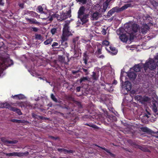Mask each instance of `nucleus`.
<instances>
[{
	"label": "nucleus",
	"instance_id": "obj_40",
	"mask_svg": "<svg viewBox=\"0 0 158 158\" xmlns=\"http://www.w3.org/2000/svg\"><path fill=\"white\" fill-rule=\"evenodd\" d=\"M128 143L132 146L137 145L135 141L131 139H129L127 140Z\"/></svg>",
	"mask_w": 158,
	"mask_h": 158
},
{
	"label": "nucleus",
	"instance_id": "obj_55",
	"mask_svg": "<svg viewBox=\"0 0 158 158\" xmlns=\"http://www.w3.org/2000/svg\"><path fill=\"white\" fill-rule=\"evenodd\" d=\"M28 106L27 103L26 102H24L23 104V106H22V107H23L24 108H26Z\"/></svg>",
	"mask_w": 158,
	"mask_h": 158
},
{
	"label": "nucleus",
	"instance_id": "obj_62",
	"mask_svg": "<svg viewBox=\"0 0 158 158\" xmlns=\"http://www.w3.org/2000/svg\"><path fill=\"white\" fill-rule=\"evenodd\" d=\"M50 138L52 139H54V140H57V139H59V138L57 137H54L53 136H51L50 137Z\"/></svg>",
	"mask_w": 158,
	"mask_h": 158
},
{
	"label": "nucleus",
	"instance_id": "obj_50",
	"mask_svg": "<svg viewBox=\"0 0 158 158\" xmlns=\"http://www.w3.org/2000/svg\"><path fill=\"white\" fill-rule=\"evenodd\" d=\"M81 70H82L83 72H84L85 73V75H88L89 74V72L88 71V69H85L83 68H81Z\"/></svg>",
	"mask_w": 158,
	"mask_h": 158
},
{
	"label": "nucleus",
	"instance_id": "obj_31",
	"mask_svg": "<svg viewBox=\"0 0 158 158\" xmlns=\"http://www.w3.org/2000/svg\"><path fill=\"white\" fill-rule=\"evenodd\" d=\"M101 148L105 151L106 152L109 153L111 156L113 157H114L115 156V155L114 154L111 152L110 151L107 149L103 147H101Z\"/></svg>",
	"mask_w": 158,
	"mask_h": 158
},
{
	"label": "nucleus",
	"instance_id": "obj_13",
	"mask_svg": "<svg viewBox=\"0 0 158 158\" xmlns=\"http://www.w3.org/2000/svg\"><path fill=\"white\" fill-rule=\"evenodd\" d=\"M70 17V12L68 11L66 13H62L60 15V19H58L60 21H62Z\"/></svg>",
	"mask_w": 158,
	"mask_h": 158
},
{
	"label": "nucleus",
	"instance_id": "obj_46",
	"mask_svg": "<svg viewBox=\"0 0 158 158\" xmlns=\"http://www.w3.org/2000/svg\"><path fill=\"white\" fill-rule=\"evenodd\" d=\"M88 78L87 77H83L80 78V83H81L82 82L85 81H87Z\"/></svg>",
	"mask_w": 158,
	"mask_h": 158
},
{
	"label": "nucleus",
	"instance_id": "obj_57",
	"mask_svg": "<svg viewBox=\"0 0 158 158\" xmlns=\"http://www.w3.org/2000/svg\"><path fill=\"white\" fill-rule=\"evenodd\" d=\"M102 34L103 35H105L106 34V30L104 28L103 29L102 31Z\"/></svg>",
	"mask_w": 158,
	"mask_h": 158
},
{
	"label": "nucleus",
	"instance_id": "obj_24",
	"mask_svg": "<svg viewBox=\"0 0 158 158\" xmlns=\"http://www.w3.org/2000/svg\"><path fill=\"white\" fill-rule=\"evenodd\" d=\"M110 2H108L107 0L104 3L103 6V9L102 11L105 12L107 9L109 3Z\"/></svg>",
	"mask_w": 158,
	"mask_h": 158
},
{
	"label": "nucleus",
	"instance_id": "obj_43",
	"mask_svg": "<svg viewBox=\"0 0 158 158\" xmlns=\"http://www.w3.org/2000/svg\"><path fill=\"white\" fill-rule=\"evenodd\" d=\"M59 16V15H58L56 14H53L52 16H51V17L49 18V22H51L53 20V18L55 17H56L57 18H58V16Z\"/></svg>",
	"mask_w": 158,
	"mask_h": 158
},
{
	"label": "nucleus",
	"instance_id": "obj_7",
	"mask_svg": "<svg viewBox=\"0 0 158 158\" xmlns=\"http://www.w3.org/2000/svg\"><path fill=\"white\" fill-rule=\"evenodd\" d=\"M129 35H127L126 34H123L120 36L119 38L121 40L124 42H127L128 43L130 42L133 39V36L130 37L128 38Z\"/></svg>",
	"mask_w": 158,
	"mask_h": 158
},
{
	"label": "nucleus",
	"instance_id": "obj_20",
	"mask_svg": "<svg viewBox=\"0 0 158 158\" xmlns=\"http://www.w3.org/2000/svg\"><path fill=\"white\" fill-rule=\"evenodd\" d=\"M127 75L130 79L132 80H135L136 77V74L133 72L128 73Z\"/></svg>",
	"mask_w": 158,
	"mask_h": 158
},
{
	"label": "nucleus",
	"instance_id": "obj_10",
	"mask_svg": "<svg viewBox=\"0 0 158 158\" xmlns=\"http://www.w3.org/2000/svg\"><path fill=\"white\" fill-rule=\"evenodd\" d=\"M89 15L88 14H85L82 16H79L78 17L81 20L80 23L83 24L86 23L89 21Z\"/></svg>",
	"mask_w": 158,
	"mask_h": 158
},
{
	"label": "nucleus",
	"instance_id": "obj_21",
	"mask_svg": "<svg viewBox=\"0 0 158 158\" xmlns=\"http://www.w3.org/2000/svg\"><path fill=\"white\" fill-rule=\"evenodd\" d=\"M58 60L60 64H68L67 62H66L65 61V57L62 56H59L58 58Z\"/></svg>",
	"mask_w": 158,
	"mask_h": 158
},
{
	"label": "nucleus",
	"instance_id": "obj_60",
	"mask_svg": "<svg viewBox=\"0 0 158 158\" xmlns=\"http://www.w3.org/2000/svg\"><path fill=\"white\" fill-rule=\"evenodd\" d=\"M64 148H58L57 149V151L60 152H63V150Z\"/></svg>",
	"mask_w": 158,
	"mask_h": 158
},
{
	"label": "nucleus",
	"instance_id": "obj_64",
	"mask_svg": "<svg viewBox=\"0 0 158 158\" xmlns=\"http://www.w3.org/2000/svg\"><path fill=\"white\" fill-rule=\"evenodd\" d=\"M32 29L33 31L35 32H37L38 30V28L36 27H33L32 28Z\"/></svg>",
	"mask_w": 158,
	"mask_h": 158
},
{
	"label": "nucleus",
	"instance_id": "obj_53",
	"mask_svg": "<svg viewBox=\"0 0 158 158\" xmlns=\"http://www.w3.org/2000/svg\"><path fill=\"white\" fill-rule=\"evenodd\" d=\"M57 31L56 29L55 28H53L51 29V32L52 35H54Z\"/></svg>",
	"mask_w": 158,
	"mask_h": 158
},
{
	"label": "nucleus",
	"instance_id": "obj_1",
	"mask_svg": "<svg viewBox=\"0 0 158 158\" xmlns=\"http://www.w3.org/2000/svg\"><path fill=\"white\" fill-rule=\"evenodd\" d=\"M63 29L62 35L61 37L62 39L61 45L60 48L64 49L67 47V44L65 41L67 40L68 37L72 35L70 31L69 24L70 21L66 20L65 21Z\"/></svg>",
	"mask_w": 158,
	"mask_h": 158
},
{
	"label": "nucleus",
	"instance_id": "obj_5",
	"mask_svg": "<svg viewBox=\"0 0 158 158\" xmlns=\"http://www.w3.org/2000/svg\"><path fill=\"white\" fill-rule=\"evenodd\" d=\"M132 30L131 32H129V34H132L133 36L139 33V25L136 24H134L131 26Z\"/></svg>",
	"mask_w": 158,
	"mask_h": 158
},
{
	"label": "nucleus",
	"instance_id": "obj_41",
	"mask_svg": "<svg viewBox=\"0 0 158 158\" xmlns=\"http://www.w3.org/2000/svg\"><path fill=\"white\" fill-rule=\"evenodd\" d=\"M53 41L52 38H50L46 40L44 42V44L45 45H48L51 44Z\"/></svg>",
	"mask_w": 158,
	"mask_h": 158
},
{
	"label": "nucleus",
	"instance_id": "obj_28",
	"mask_svg": "<svg viewBox=\"0 0 158 158\" xmlns=\"http://www.w3.org/2000/svg\"><path fill=\"white\" fill-rule=\"evenodd\" d=\"M12 156H17L19 157H21L24 155L23 153L13 152L11 153Z\"/></svg>",
	"mask_w": 158,
	"mask_h": 158
},
{
	"label": "nucleus",
	"instance_id": "obj_26",
	"mask_svg": "<svg viewBox=\"0 0 158 158\" xmlns=\"http://www.w3.org/2000/svg\"><path fill=\"white\" fill-rule=\"evenodd\" d=\"M101 50H97L95 52V55L97 56L99 58H103L104 57V56L103 55H100L101 54L102 52Z\"/></svg>",
	"mask_w": 158,
	"mask_h": 158
},
{
	"label": "nucleus",
	"instance_id": "obj_3",
	"mask_svg": "<svg viewBox=\"0 0 158 158\" xmlns=\"http://www.w3.org/2000/svg\"><path fill=\"white\" fill-rule=\"evenodd\" d=\"M0 107L2 108H7L11 111L16 112L19 115L22 114L21 110L19 109L12 106L7 102L2 103Z\"/></svg>",
	"mask_w": 158,
	"mask_h": 158
},
{
	"label": "nucleus",
	"instance_id": "obj_29",
	"mask_svg": "<svg viewBox=\"0 0 158 158\" xmlns=\"http://www.w3.org/2000/svg\"><path fill=\"white\" fill-rule=\"evenodd\" d=\"M90 118L91 120L93 121H94V119L98 120L99 118V115L97 114H95L93 115H90Z\"/></svg>",
	"mask_w": 158,
	"mask_h": 158
},
{
	"label": "nucleus",
	"instance_id": "obj_38",
	"mask_svg": "<svg viewBox=\"0 0 158 158\" xmlns=\"http://www.w3.org/2000/svg\"><path fill=\"white\" fill-rule=\"evenodd\" d=\"M139 148L141 149V150L145 152H150V151L149 149H148V148L144 147L143 146H139Z\"/></svg>",
	"mask_w": 158,
	"mask_h": 158
},
{
	"label": "nucleus",
	"instance_id": "obj_15",
	"mask_svg": "<svg viewBox=\"0 0 158 158\" xmlns=\"http://www.w3.org/2000/svg\"><path fill=\"white\" fill-rule=\"evenodd\" d=\"M152 109L154 113H156L157 111V108H158V101L155 100L153 101L152 103Z\"/></svg>",
	"mask_w": 158,
	"mask_h": 158
},
{
	"label": "nucleus",
	"instance_id": "obj_8",
	"mask_svg": "<svg viewBox=\"0 0 158 158\" xmlns=\"http://www.w3.org/2000/svg\"><path fill=\"white\" fill-rule=\"evenodd\" d=\"M150 29V27L147 24H143L140 27H139V33L145 34Z\"/></svg>",
	"mask_w": 158,
	"mask_h": 158
},
{
	"label": "nucleus",
	"instance_id": "obj_58",
	"mask_svg": "<svg viewBox=\"0 0 158 158\" xmlns=\"http://www.w3.org/2000/svg\"><path fill=\"white\" fill-rule=\"evenodd\" d=\"M110 118H112V121H117V118L115 116H113L112 117H110Z\"/></svg>",
	"mask_w": 158,
	"mask_h": 158
},
{
	"label": "nucleus",
	"instance_id": "obj_27",
	"mask_svg": "<svg viewBox=\"0 0 158 158\" xmlns=\"http://www.w3.org/2000/svg\"><path fill=\"white\" fill-rule=\"evenodd\" d=\"M98 75L95 72H92V75H91V77L94 80H97L98 78Z\"/></svg>",
	"mask_w": 158,
	"mask_h": 158
},
{
	"label": "nucleus",
	"instance_id": "obj_16",
	"mask_svg": "<svg viewBox=\"0 0 158 158\" xmlns=\"http://www.w3.org/2000/svg\"><path fill=\"white\" fill-rule=\"evenodd\" d=\"M78 40V37H77L75 39H73V43L71 46V48L73 49H79V45L77 44H76V42Z\"/></svg>",
	"mask_w": 158,
	"mask_h": 158
},
{
	"label": "nucleus",
	"instance_id": "obj_54",
	"mask_svg": "<svg viewBox=\"0 0 158 158\" xmlns=\"http://www.w3.org/2000/svg\"><path fill=\"white\" fill-rule=\"evenodd\" d=\"M24 103V102H17V105L19 107H21L22 108V106H23V104Z\"/></svg>",
	"mask_w": 158,
	"mask_h": 158
},
{
	"label": "nucleus",
	"instance_id": "obj_2",
	"mask_svg": "<svg viewBox=\"0 0 158 158\" xmlns=\"http://www.w3.org/2000/svg\"><path fill=\"white\" fill-rule=\"evenodd\" d=\"M143 66L146 72L148 68L151 70L154 71L156 67V62L153 59L149 58L148 61H146L143 64Z\"/></svg>",
	"mask_w": 158,
	"mask_h": 158
},
{
	"label": "nucleus",
	"instance_id": "obj_4",
	"mask_svg": "<svg viewBox=\"0 0 158 158\" xmlns=\"http://www.w3.org/2000/svg\"><path fill=\"white\" fill-rule=\"evenodd\" d=\"M3 50H0V66H2L4 64H6L7 62H10V64H9V66L13 64V62L12 60L8 58H6L3 56V55L1 54Z\"/></svg>",
	"mask_w": 158,
	"mask_h": 158
},
{
	"label": "nucleus",
	"instance_id": "obj_48",
	"mask_svg": "<svg viewBox=\"0 0 158 158\" xmlns=\"http://www.w3.org/2000/svg\"><path fill=\"white\" fill-rule=\"evenodd\" d=\"M51 99L55 102H57V99L56 98L54 95L53 94H51Z\"/></svg>",
	"mask_w": 158,
	"mask_h": 158
},
{
	"label": "nucleus",
	"instance_id": "obj_52",
	"mask_svg": "<svg viewBox=\"0 0 158 158\" xmlns=\"http://www.w3.org/2000/svg\"><path fill=\"white\" fill-rule=\"evenodd\" d=\"M77 2H80L82 4H85L87 0H76Z\"/></svg>",
	"mask_w": 158,
	"mask_h": 158
},
{
	"label": "nucleus",
	"instance_id": "obj_35",
	"mask_svg": "<svg viewBox=\"0 0 158 158\" xmlns=\"http://www.w3.org/2000/svg\"><path fill=\"white\" fill-rule=\"evenodd\" d=\"M52 48H56L58 47H60V45H59V44L58 42H54L52 45Z\"/></svg>",
	"mask_w": 158,
	"mask_h": 158
},
{
	"label": "nucleus",
	"instance_id": "obj_6",
	"mask_svg": "<svg viewBox=\"0 0 158 158\" xmlns=\"http://www.w3.org/2000/svg\"><path fill=\"white\" fill-rule=\"evenodd\" d=\"M132 6L131 3H128L124 5L121 8H119L118 7H116L113 8L112 9L114 12H118L123 10H124L127 8L128 7H131Z\"/></svg>",
	"mask_w": 158,
	"mask_h": 158
},
{
	"label": "nucleus",
	"instance_id": "obj_61",
	"mask_svg": "<svg viewBox=\"0 0 158 158\" xmlns=\"http://www.w3.org/2000/svg\"><path fill=\"white\" fill-rule=\"evenodd\" d=\"M81 87L80 86H78L76 88V90L77 92H79L80 91Z\"/></svg>",
	"mask_w": 158,
	"mask_h": 158
},
{
	"label": "nucleus",
	"instance_id": "obj_34",
	"mask_svg": "<svg viewBox=\"0 0 158 158\" xmlns=\"http://www.w3.org/2000/svg\"><path fill=\"white\" fill-rule=\"evenodd\" d=\"M143 18L144 20H146L147 22H149L151 21V18L149 15H144L143 17Z\"/></svg>",
	"mask_w": 158,
	"mask_h": 158
},
{
	"label": "nucleus",
	"instance_id": "obj_23",
	"mask_svg": "<svg viewBox=\"0 0 158 158\" xmlns=\"http://www.w3.org/2000/svg\"><path fill=\"white\" fill-rule=\"evenodd\" d=\"M26 19L31 24L34 23L38 25H40V22H37L35 19H30L28 18H26Z\"/></svg>",
	"mask_w": 158,
	"mask_h": 158
},
{
	"label": "nucleus",
	"instance_id": "obj_22",
	"mask_svg": "<svg viewBox=\"0 0 158 158\" xmlns=\"http://www.w3.org/2000/svg\"><path fill=\"white\" fill-rule=\"evenodd\" d=\"M85 9L84 6H81L80 7L78 11V17L84 15V13Z\"/></svg>",
	"mask_w": 158,
	"mask_h": 158
},
{
	"label": "nucleus",
	"instance_id": "obj_42",
	"mask_svg": "<svg viewBox=\"0 0 158 158\" xmlns=\"http://www.w3.org/2000/svg\"><path fill=\"white\" fill-rule=\"evenodd\" d=\"M63 152L64 153L66 154L67 153H73L74 152V151L72 150H67L64 149Z\"/></svg>",
	"mask_w": 158,
	"mask_h": 158
},
{
	"label": "nucleus",
	"instance_id": "obj_36",
	"mask_svg": "<svg viewBox=\"0 0 158 158\" xmlns=\"http://www.w3.org/2000/svg\"><path fill=\"white\" fill-rule=\"evenodd\" d=\"M84 125H86V126H89L90 127H91L92 128H95V129H97L98 128V127L96 125L94 124L91 123H84Z\"/></svg>",
	"mask_w": 158,
	"mask_h": 158
},
{
	"label": "nucleus",
	"instance_id": "obj_59",
	"mask_svg": "<svg viewBox=\"0 0 158 158\" xmlns=\"http://www.w3.org/2000/svg\"><path fill=\"white\" fill-rule=\"evenodd\" d=\"M77 105L78 106L79 108L81 109L82 108V106L80 102H77Z\"/></svg>",
	"mask_w": 158,
	"mask_h": 158
},
{
	"label": "nucleus",
	"instance_id": "obj_9",
	"mask_svg": "<svg viewBox=\"0 0 158 158\" xmlns=\"http://www.w3.org/2000/svg\"><path fill=\"white\" fill-rule=\"evenodd\" d=\"M135 100L141 102L142 103L148 101V98L147 97H142L141 95H136L135 96Z\"/></svg>",
	"mask_w": 158,
	"mask_h": 158
},
{
	"label": "nucleus",
	"instance_id": "obj_51",
	"mask_svg": "<svg viewBox=\"0 0 158 158\" xmlns=\"http://www.w3.org/2000/svg\"><path fill=\"white\" fill-rule=\"evenodd\" d=\"M31 15L33 17H36L38 16V14L32 11L31 12Z\"/></svg>",
	"mask_w": 158,
	"mask_h": 158
},
{
	"label": "nucleus",
	"instance_id": "obj_19",
	"mask_svg": "<svg viewBox=\"0 0 158 158\" xmlns=\"http://www.w3.org/2000/svg\"><path fill=\"white\" fill-rule=\"evenodd\" d=\"M124 88L127 91L130 90L131 88V83L128 81H126L125 82Z\"/></svg>",
	"mask_w": 158,
	"mask_h": 158
},
{
	"label": "nucleus",
	"instance_id": "obj_32",
	"mask_svg": "<svg viewBox=\"0 0 158 158\" xmlns=\"http://www.w3.org/2000/svg\"><path fill=\"white\" fill-rule=\"evenodd\" d=\"M107 51L108 53L112 56L116 55L118 52V50H107Z\"/></svg>",
	"mask_w": 158,
	"mask_h": 158
},
{
	"label": "nucleus",
	"instance_id": "obj_30",
	"mask_svg": "<svg viewBox=\"0 0 158 158\" xmlns=\"http://www.w3.org/2000/svg\"><path fill=\"white\" fill-rule=\"evenodd\" d=\"M13 98H15V97H16L17 99H23L24 98V96L21 94L15 95L14 96H12V97Z\"/></svg>",
	"mask_w": 158,
	"mask_h": 158
},
{
	"label": "nucleus",
	"instance_id": "obj_14",
	"mask_svg": "<svg viewBox=\"0 0 158 158\" xmlns=\"http://www.w3.org/2000/svg\"><path fill=\"white\" fill-rule=\"evenodd\" d=\"M101 16V14L99 12L96 11L92 14V19L93 20H96Z\"/></svg>",
	"mask_w": 158,
	"mask_h": 158
},
{
	"label": "nucleus",
	"instance_id": "obj_56",
	"mask_svg": "<svg viewBox=\"0 0 158 158\" xmlns=\"http://www.w3.org/2000/svg\"><path fill=\"white\" fill-rule=\"evenodd\" d=\"M152 4L154 6H156L158 5V3L156 1L152 2Z\"/></svg>",
	"mask_w": 158,
	"mask_h": 158
},
{
	"label": "nucleus",
	"instance_id": "obj_12",
	"mask_svg": "<svg viewBox=\"0 0 158 158\" xmlns=\"http://www.w3.org/2000/svg\"><path fill=\"white\" fill-rule=\"evenodd\" d=\"M1 139V141L3 142L4 144L7 146H8V145H7V144L8 143L15 144L18 142V141L17 140H8L3 138H2Z\"/></svg>",
	"mask_w": 158,
	"mask_h": 158
},
{
	"label": "nucleus",
	"instance_id": "obj_25",
	"mask_svg": "<svg viewBox=\"0 0 158 158\" xmlns=\"http://www.w3.org/2000/svg\"><path fill=\"white\" fill-rule=\"evenodd\" d=\"M50 64L52 66L55 68L56 69L59 67V65L57 64V60H54L53 62H51Z\"/></svg>",
	"mask_w": 158,
	"mask_h": 158
},
{
	"label": "nucleus",
	"instance_id": "obj_17",
	"mask_svg": "<svg viewBox=\"0 0 158 158\" xmlns=\"http://www.w3.org/2000/svg\"><path fill=\"white\" fill-rule=\"evenodd\" d=\"M109 42L107 40H104L102 42V48H105L106 49H108V48H110V49H114L113 48H111V46L109 45Z\"/></svg>",
	"mask_w": 158,
	"mask_h": 158
},
{
	"label": "nucleus",
	"instance_id": "obj_49",
	"mask_svg": "<svg viewBox=\"0 0 158 158\" xmlns=\"http://www.w3.org/2000/svg\"><path fill=\"white\" fill-rule=\"evenodd\" d=\"M35 38L37 40H42L43 39V37L40 34H35Z\"/></svg>",
	"mask_w": 158,
	"mask_h": 158
},
{
	"label": "nucleus",
	"instance_id": "obj_45",
	"mask_svg": "<svg viewBox=\"0 0 158 158\" xmlns=\"http://www.w3.org/2000/svg\"><path fill=\"white\" fill-rule=\"evenodd\" d=\"M87 56H86V53H84V58L83 59V60L84 61V63H85V64H87Z\"/></svg>",
	"mask_w": 158,
	"mask_h": 158
},
{
	"label": "nucleus",
	"instance_id": "obj_18",
	"mask_svg": "<svg viewBox=\"0 0 158 158\" xmlns=\"http://www.w3.org/2000/svg\"><path fill=\"white\" fill-rule=\"evenodd\" d=\"M60 104L59 105H58L59 107H61L62 109H65L67 110H69L70 108L69 106L67 105H65V104H63L62 101L60 100L58 101L57 100V102Z\"/></svg>",
	"mask_w": 158,
	"mask_h": 158
},
{
	"label": "nucleus",
	"instance_id": "obj_33",
	"mask_svg": "<svg viewBox=\"0 0 158 158\" xmlns=\"http://www.w3.org/2000/svg\"><path fill=\"white\" fill-rule=\"evenodd\" d=\"M141 67L139 64L135 65L134 67V70L136 72H138L141 71Z\"/></svg>",
	"mask_w": 158,
	"mask_h": 158
},
{
	"label": "nucleus",
	"instance_id": "obj_44",
	"mask_svg": "<svg viewBox=\"0 0 158 158\" xmlns=\"http://www.w3.org/2000/svg\"><path fill=\"white\" fill-rule=\"evenodd\" d=\"M37 9L40 13H43V8L42 6H39L37 7Z\"/></svg>",
	"mask_w": 158,
	"mask_h": 158
},
{
	"label": "nucleus",
	"instance_id": "obj_37",
	"mask_svg": "<svg viewBox=\"0 0 158 158\" xmlns=\"http://www.w3.org/2000/svg\"><path fill=\"white\" fill-rule=\"evenodd\" d=\"M10 121L11 122L13 123H24V120H22L15 119H11Z\"/></svg>",
	"mask_w": 158,
	"mask_h": 158
},
{
	"label": "nucleus",
	"instance_id": "obj_39",
	"mask_svg": "<svg viewBox=\"0 0 158 158\" xmlns=\"http://www.w3.org/2000/svg\"><path fill=\"white\" fill-rule=\"evenodd\" d=\"M140 129L142 131L144 132H150V130L146 127H141Z\"/></svg>",
	"mask_w": 158,
	"mask_h": 158
},
{
	"label": "nucleus",
	"instance_id": "obj_11",
	"mask_svg": "<svg viewBox=\"0 0 158 158\" xmlns=\"http://www.w3.org/2000/svg\"><path fill=\"white\" fill-rule=\"evenodd\" d=\"M147 114H144L141 118L142 122L144 123H148V118L149 117V115H151V114L148 111H147Z\"/></svg>",
	"mask_w": 158,
	"mask_h": 158
},
{
	"label": "nucleus",
	"instance_id": "obj_63",
	"mask_svg": "<svg viewBox=\"0 0 158 158\" xmlns=\"http://www.w3.org/2000/svg\"><path fill=\"white\" fill-rule=\"evenodd\" d=\"M5 155L8 156H12L11 153H6L5 154Z\"/></svg>",
	"mask_w": 158,
	"mask_h": 158
},
{
	"label": "nucleus",
	"instance_id": "obj_47",
	"mask_svg": "<svg viewBox=\"0 0 158 158\" xmlns=\"http://www.w3.org/2000/svg\"><path fill=\"white\" fill-rule=\"evenodd\" d=\"M114 13L113 10L111 9L110 10L108 13L107 16L108 17H110V16L112 15Z\"/></svg>",
	"mask_w": 158,
	"mask_h": 158
}]
</instances>
